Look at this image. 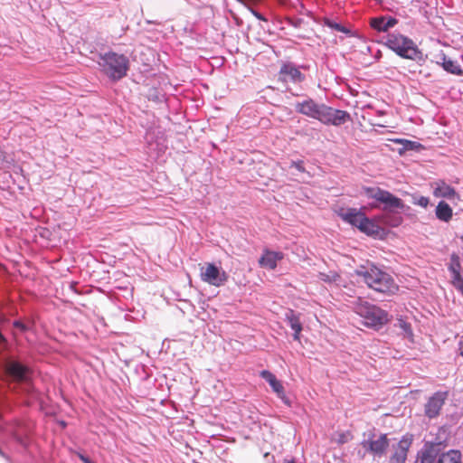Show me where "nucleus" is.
<instances>
[{
  "instance_id": "nucleus-25",
  "label": "nucleus",
  "mask_w": 463,
  "mask_h": 463,
  "mask_svg": "<svg viewBox=\"0 0 463 463\" xmlns=\"http://www.w3.org/2000/svg\"><path fill=\"white\" fill-rule=\"evenodd\" d=\"M352 434L350 431L336 432L332 436V440L339 445L347 443L352 439Z\"/></svg>"
},
{
  "instance_id": "nucleus-1",
  "label": "nucleus",
  "mask_w": 463,
  "mask_h": 463,
  "mask_svg": "<svg viewBox=\"0 0 463 463\" xmlns=\"http://www.w3.org/2000/svg\"><path fill=\"white\" fill-rule=\"evenodd\" d=\"M359 281L381 293H392L397 288L392 277L374 265L361 266L355 270Z\"/></svg>"
},
{
  "instance_id": "nucleus-23",
  "label": "nucleus",
  "mask_w": 463,
  "mask_h": 463,
  "mask_svg": "<svg viewBox=\"0 0 463 463\" xmlns=\"http://www.w3.org/2000/svg\"><path fill=\"white\" fill-rule=\"evenodd\" d=\"M439 57L441 61L440 63L446 71L455 75H460L462 73L460 66L456 61L447 58L444 53H441Z\"/></svg>"
},
{
  "instance_id": "nucleus-27",
  "label": "nucleus",
  "mask_w": 463,
  "mask_h": 463,
  "mask_svg": "<svg viewBox=\"0 0 463 463\" xmlns=\"http://www.w3.org/2000/svg\"><path fill=\"white\" fill-rule=\"evenodd\" d=\"M318 278L324 282L335 284H338L340 279L339 275L335 271H329L328 273L320 272Z\"/></svg>"
},
{
  "instance_id": "nucleus-15",
  "label": "nucleus",
  "mask_w": 463,
  "mask_h": 463,
  "mask_svg": "<svg viewBox=\"0 0 463 463\" xmlns=\"http://www.w3.org/2000/svg\"><path fill=\"white\" fill-rule=\"evenodd\" d=\"M279 80L284 82H301L304 80V75L300 72L292 63H285L281 66L279 71Z\"/></svg>"
},
{
  "instance_id": "nucleus-3",
  "label": "nucleus",
  "mask_w": 463,
  "mask_h": 463,
  "mask_svg": "<svg viewBox=\"0 0 463 463\" xmlns=\"http://www.w3.org/2000/svg\"><path fill=\"white\" fill-rule=\"evenodd\" d=\"M98 64L101 71L113 80H118L125 77L129 69L128 58L114 52L100 55Z\"/></svg>"
},
{
  "instance_id": "nucleus-5",
  "label": "nucleus",
  "mask_w": 463,
  "mask_h": 463,
  "mask_svg": "<svg viewBox=\"0 0 463 463\" xmlns=\"http://www.w3.org/2000/svg\"><path fill=\"white\" fill-rule=\"evenodd\" d=\"M200 278L203 282L219 288L227 282L229 276L221 267L206 262L200 268Z\"/></svg>"
},
{
  "instance_id": "nucleus-37",
  "label": "nucleus",
  "mask_w": 463,
  "mask_h": 463,
  "mask_svg": "<svg viewBox=\"0 0 463 463\" xmlns=\"http://www.w3.org/2000/svg\"><path fill=\"white\" fill-rule=\"evenodd\" d=\"M15 326H20L21 325H20V323H19V322H15Z\"/></svg>"
},
{
  "instance_id": "nucleus-34",
  "label": "nucleus",
  "mask_w": 463,
  "mask_h": 463,
  "mask_svg": "<svg viewBox=\"0 0 463 463\" xmlns=\"http://www.w3.org/2000/svg\"><path fill=\"white\" fill-rule=\"evenodd\" d=\"M80 459L83 462V463H92L89 458H87L86 456H84L83 454H79L78 455Z\"/></svg>"
},
{
  "instance_id": "nucleus-13",
  "label": "nucleus",
  "mask_w": 463,
  "mask_h": 463,
  "mask_svg": "<svg viewBox=\"0 0 463 463\" xmlns=\"http://www.w3.org/2000/svg\"><path fill=\"white\" fill-rule=\"evenodd\" d=\"M338 216L345 222L360 229L362 222L365 219V214L356 208L340 209Z\"/></svg>"
},
{
  "instance_id": "nucleus-26",
  "label": "nucleus",
  "mask_w": 463,
  "mask_h": 463,
  "mask_svg": "<svg viewBox=\"0 0 463 463\" xmlns=\"http://www.w3.org/2000/svg\"><path fill=\"white\" fill-rule=\"evenodd\" d=\"M449 269L452 274V279L461 276L459 258L457 255L451 256V264L449 265Z\"/></svg>"
},
{
  "instance_id": "nucleus-35",
  "label": "nucleus",
  "mask_w": 463,
  "mask_h": 463,
  "mask_svg": "<svg viewBox=\"0 0 463 463\" xmlns=\"http://www.w3.org/2000/svg\"><path fill=\"white\" fill-rule=\"evenodd\" d=\"M284 463H296L295 459L294 458H285Z\"/></svg>"
},
{
  "instance_id": "nucleus-31",
  "label": "nucleus",
  "mask_w": 463,
  "mask_h": 463,
  "mask_svg": "<svg viewBox=\"0 0 463 463\" xmlns=\"http://www.w3.org/2000/svg\"><path fill=\"white\" fill-rule=\"evenodd\" d=\"M454 287L463 295V277L458 276L452 279Z\"/></svg>"
},
{
  "instance_id": "nucleus-32",
  "label": "nucleus",
  "mask_w": 463,
  "mask_h": 463,
  "mask_svg": "<svg viewBox=\"0 0 463 463\" xmlns=\"http://www.w3.org/2000/svg\"><path fill=\"white\" fill-rule=\"evenodd\" d=\"M290 166L291 167H295L299 172H305V168H304V165H303V161H298V162L292 161Z\"/></svg>"
},
{
  "instance_id": "nucleus-21",
  "label": "nucleus",
  "mask_w": 463,
  "mask_h": 463,
  "mask_svg": "<svg viewBox=\"0 0 463 463\" xmlns=\"http://www.w3.org/2000/svg\"><path fill=\"white\" fill-rule=\"evenodd\" d=\"M362 232L370 236H378L381 233V227L373 220L365 217L359 229Z\"/></svg>"
},
{
  "instance_id": "nucleus-4",
  "label": "nucleus",
  "mask_w": 463,
  "mask_h": 463,
  "mask_svg": "<svg viewBox=\"0 0 463 463\" xmlns=\"http://www.w3.org/2000/svg\"><path fill=\"white\" fill-rule=\"evenodd\" d=\"M386 45L405 59L414 60L420 53L412 40L400 33L389 34Z\"/></svg>"
},
{
  "instance_id": "nucleus-20",
  "label": "nucleus",
  "mask_w": 463,
  "mask_h": 463,
  "mask_svg": "<svg viewBox=\"0 0 463 463\" xmlns=\"http://www.w3.org/2000/svg\"><path fill=\"white\" fill-rule=\"evenodd\" d=\"M286 318L289 326L294 331V339L298 341L300 332L302 331V325L300 323L299 317L296 315L293 310H289L286 314Z\"/></svg>"
},
{
  "instance_id": "nucleus-7",
  "label": "nucleus",
  "mask_w": 463,
  "mask_h": 463,
  "mask_svg": "<svg viewBox=\"0 0 463 463\" xmlns=\"http://www.w3.org/2000/svg\"><path fill=\"white\" fill-rule=\"evenodd\" d=\"M362 447L366 452L373 454L374 457H383L387 448L389 447V440L385 434H369L368 439H364Z\"/></svg>"
},
{
  "instance_id": "nucleus-19",
  "label": "nucleus",
  "mask_w": 463,
  "mask_h": 463,
  "mask_svg": "<svg viewBox=\"0 0 463 463\" xmlns=\"http://www.w3.org/2000/svg\"><path fill=\"white\" fill-rule=\"evenodd\" d=\"M398 23L397 19L392 16H379L371 19V26L378 32H387L395 26Z\"/></svg>"
},
{
  "instance_id": "nucleus-18",
  "label": "nucleus",
  "mask_w": 463,
  "mask_h": 463,
  "mask_svg": "<svg viewBox=\"0 0 463 463\" xmlns=\"http://www.w3.org/2000/svg\"><path fill=\"white\" fill-rule=\"evenodd\" d=\"M431 186L435 197L452 199L456 196L455 189L442 180L433 183Z\"/></svg>"
},
{
  "instance_id": "nucleus-28",
  "label": "nucleus",
  "mask_w": 463,
  "mask_h": 463,
  "mask_svg": "<svg viewBox=\"0 0 463 463\" xmlns=\"http://www.w3.org/2000/svg\"><path fill=\"white\" fill-rule=\"evenodd\" d=\"M396 326L402 330V333L405 337H407L409 339H412L413 333H412L411 324H409L408 322H406L405 320L401 318V319H398Z\"/></svg>"
},
{
  "instance_id": "nucleus-17",
  "label": "nucleus",
  "mask_w": 463,
  "mask_h": 463,
  "mask_svg": "<svg viewBox=\"0 0 463 463\" xmlns=\"http://www.w3.org/2000/svg\"><path fill=\"white\" fill-rule=\"evenodd\" d=\"M283 259V254L279 251H272L266 250L259 260L260 267L274 269L277 267L278 261Z\"/></svg>"
},
{
  "instance_id": "nucleus-24",
  "label": "nucleus",
  "mask_w": 463,
  "mask_h": 463,
  "mask_svg": "<svg viewBox=\"0 0 463 463\" xmlns=\"http://www.w3.org/2000/svg\"><path fill=\"white\" fill-rule=\"evenodd\" d=\"M461 454L458 450L451 449L447 453H443L437 463H460Z\"/></svg>"
},
{
  "instance_id": "nucleus-16",
  "label": "nucleus",
  "mask_w": 463,
  "mask_h": 463,
  "mask_svg": "<svg viewBox=\"0 0 463 463\" xmlns=\"http://www.w3.org/2000/svg\"><path fill=\"white\" fill-rule=\"evenodd\" d=\"M439 453V444L427 442L418 453V458L420 463H434Z\"/></svg>"
},
{
  "instance_id": "nucleus-36",
  "label": "nucleus",
  "mask_w": 463,
  "mask_h": 463,
  "mask_svg": "<svg viewBox=\"0 0 463 463\" xmlns=\"http://www.w3.org/2000/svg\"><path fill=\"white\" fill-rule=\"evenodd\" d=\"M4 341L3 335L0 334V344Z\"/></svg>"
},
{
  "instance_id": "nucleus-22",
  "label": "nucleus",
  "mask_w": 463,
  "mask_h": 463,
  "mask_svg": "<svg viewBox=\"0 0 463 463\" xmlns=\"http://www.w3.org/2000/svg\"><path fill=\"white\" fill-rule=\"evenodd\" d=\"M435 213L439 220L448 222L452 218L453 212L446 202L440 201L436 207Z\"/></svg>"
},
{
  "instance_id": "nucleus-12",
  "label": "nucleus",
  "mask_w": 463,
  "mask_h": 463,
  "mask_svg": "<svg viewBox=\"0 0 463 463\" xmlns=\"http://www.w3.org/2000/svg\"><path fill=\"white\" fill-rule=\"evenodd\" d=\"M324 105L308 99L302 102H298L296 104V110L305 116L319 120Z\"/></svg>"
},
{
  "instance_id": "nucleus-8",
  "label": "nucleus",
  "mask_w": 463,
  "mask_h": 463,
  "mask_svg": "<svg viewBox=\"0 0 463 463\" xmlns=\"http://www.w3.org/2000/svg\"><path fill=\"white\" fill-rule=\"evenodd\" d=\"M350 119V115L340 109H334L331 107L324 105L319 121L326 125L340 126Z\"/></svg>"
},
{
  "instance_id": "nucleus-30",
  "label": "nucleus",
  "mask_w": 463,
  "mask_h": 463,
  "mask_svg": "<svg viewBox=\"0 0 463 463\" xmlns=\"http://www.w3.org/2000/svg\"><path fill=\"white\" fill-rule=\"evenodd\" d=\"M413 203L417 204L419 206H421L423 208H426V207H428V205L430 203V199L425 196L414 197Z\"/></svg>"
},
{
  "instance_id": "nucleus-11",
  "label": "nucleus",
  "mask_w": 463,
  "mask_h": 463,
  "mask_svg": "<svg viewBox=\"0 0 463 463\" xmlns=\"http://www.w3.org/2000/svg\"><path fill=\"white\" fill-rule=\"evenodd\" d=\"M6 373L18 382L28 383L31 372L28 367L16 361H10L5 365Z\"/></svg>"
},
{
  "instance_id": "nucleus-10",
  "label": "nucleus",
  "mask_w": 463,
  "mask_h": 463,
  "mask_svg": "<svg viewBox=\"0 0 463 463\" xmlns=\"http://www.w3.org/2000/svg\"><path fill=\"white\" fill-rule=\"evenodd\" d=\"M260 375L269 384L272 391L276 393L279 399H280L287 405L290 404L289 400L286 395L282 383L278 380L271 372L263 370L260 373Z\"/></svg>"
},
{
  "instance_id": "nucleus-2",
  "label": "nucleus",
  "mask_w": 463,
  "mask_h": 463,
  "mask_svg": "<svg viewBox=\"0 0 463 463\" xmlns=\"http://www.w3.org/2000/svg\"><path fill=\"white\" fill-rule=\"evenodd\" d=\"M347 307L364 319L367 326L377 327L388 322V314L380 307L370 304L362 298L348 301Z\"/></svg>"
},
{
  "instance_id": "nucleus-29",
  "label": "nucleus",
  "mask_w": 463,
  "mask_h": 463,
  "mask_svg": "<svg viewBox=\"0 0 463 463\" xmlns=\"http://www.w3.org/2000/svg\"><path fill=\"white\" fill-rule=\"evenodd\" d=\"M325 24L326 26H328L329 28L333 29V30H335L337 32H341L345 34H349L350 33V31L345 27L344 25H342L341 24H338L335 21H332V20H329V19H326L325 21Z\"/></svg>"
},
{
  "instance_id": "nucleus-33",
  "label": "nucleus",
  "mask_w": 463,
  "mask_h": 463,
  "mask_svg": "<svg viewBox=\"0 0 463 463\" xmlns=\"http://www.w3.org/2000/svg\"><path fill=\"white\" fill-rule=\"evenodd\" d=\"M249 10L250 11V13L259 20H261V21H267L266 18L259 12H257L256 10L249 7Z\"/></svg>"
},
{
  "instance_id": "nucleus-38",
  "label": "nucleus",
  "mask_w": 463,
  "mask_h": 463,
  "mask_svg": "<svg viewBox=\"0 0 463 463\" xmlns=\"http://www.w3.org/2000/svg\"><path fill=\"white\" fill-rule=\"evenodd\" d=\"M461 354L463 355V350L461 351Z\"/></svg>"
},
{
  "instance_id": "nucleus-9",
  "label": "nucleus",
  "mask_w": 463,
  "mask_h": 463,
  "mask_svg": "<svg viewBox=\"0 0 463 463\" xmlns=\"http://www.w3.org/2000/svg\"><path fill=\"white\" fill-rule=\"evenodd\" d=\"M447 397L448 393L446 392H435L425 404V415L430 419L436 418L439 414Z\"/></svg>"
},
{
  "instance_id": "nucleus-6",
  "label": "nucleus",
  "mask_w": 463,
  "mask_h": 463,
  "mask_svg": "<svg viewBox=\"0 0 463 463\" xmlns=\"http://www.w3.org/2000/svg\"><path fill=\"white\" fill-rule=\"evenodd\" d=\"M366 195L368 198L374 199L383 204L384 211H394L402 209L404 203L402 199L394 196L388 191L383 190L378 187H371L366 189Z\"/></svg>"
},
{
  "instance_id": "nucleus-14",
  "label": "nucleus",
  "mask_w": 463,
  "mask_h": 463,
  "mask_svg": "<svg viewBox=\"0 0 463 463\" xmlns=\"http://www.w3.org/2000/svg\"><path fill=\"white\" fill-rule=\"evenodd\" d=\"M411 445V438L403 437L395 447H393L392 455L389 463H405L408 450Z\"/></svg>"
}]
</instances>
